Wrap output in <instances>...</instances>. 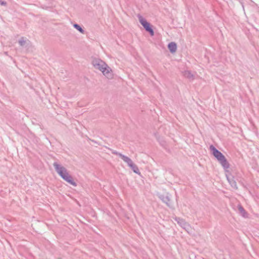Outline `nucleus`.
Listing matches in <instances>:
<instances>
[{
	"label": "nucleus",
	"instance_id": "1",
	"mask_svg": "<svg viewBox=\"0 0 259 259\" xmlns=\"http://www.w3.org/2000/svg\"><path fill=\"white\" fill-rule=\"evenodd\" d=\"M53 166L57 174L64 181L73 186H76V183L74 182L72 177L69 174V171L65 167L56 162H54Z\"/></svg>",
	"mask_w": 259,
	"mask_h": 259
},
{
	"label": "nucleus",
	"instance_id": "2",
	"mask_svg": "<svg viewBox=\"0 0 259 259\" xmlns=\"http://www.w3.org/2000/svg\"><path fill=\"white\" fill-rule=\"evenodd\" d=\"M92 64L95 69L101 71L108 78H111L112 77L111 68L101 59L94 58Z\"/></svg>",
	"mask_w": 259,
	"mask_h": 259
},
{
	"label": "nucleus",
	"instance_id": "3",
	"mask_svg": "<svg viewBox=\"0 0 259 259\" xmlns=\"http://www.w3.org/2000/svg\"><path fill=\"white\" fill-rule=\"evenodd\" d=\"M209 149L210 151H212L213 156L220 162L222 166L224 168H228L229 167V164L225 156L213 145H210Z\"/></svg>",
	"mask_w": 259,
	"mask_h": 259
},
{
	"label": "nucleus",
	"instance_id": "4",
	"mask_svg": "<svg viewBox=\"0 0 259 259\" xmlns=\"http://www.w3.org/2000/svg\"><path fill=\"white\" fill-rule=\"evenodd\" d=\"M139 21L140 22V23L142 25V26L144 27L145 30L149 32L151 36L154 35V31L152 29V28L150 26V24L149 23H148L145 19H144L142 16L138 15V16Z\"/></svg>",
	"mask_w": 259,
	"mask_h": 259
},
{
	"label": "nucleus",
	"instance_id": "5",
	"mask_svg": "<svg viewBox=\"0 0 259 259\" xmlns=\"http://www.w3.org/2000/svg\"><path fill=\"white\" fill-rule=\"evenodd\" d=\"M112 153L114 155L119 156L125 163L127 164L128 166L131 167L134 164L132 160L128 157L125 156L116 151H114Z\"/></svg>",
	"mask_w": 259,
	"mask_h": 259
},
{
	"label": "nucleus",
	"instance_id": "6",
	"mask_svg": "<svg viewBox=\"0 0 259 259\" xmlns=\"http://www.w3.org/2000/svg\"><path fill=\"white\" fill-rule=\"evenodd\" d=\"M175 220L183 229L187 230L190 227V225L184 219L176 217Z\"/></svg>",
	"mask_w": 259,
	"mask_h": 259
},
{
	"label": "nucleus",
	"instance_id": "7",
	"mask_svg": "<svg viewBox=\"0 0 259 259\" xmlns=\"http://www.w3.org/2000/svg\"><path fill=\"white\" fill-rule=\"evenodd\" d=\"M159 198L163 203H165L167 206L171 207L170 203V199L169 196L168 195V193H167L165 196L163 195H160L159 196Z\"/></svg>",
	"mask_w": 259,
	"mask_h": 259
},
{
	"label": "nucleus",
	"instance_id": "8",
	"mask_svg": "<svg viewBox=\"0 0 259 259\" xmlns=\"http://www.w3.org/2000/svg\"><path fill=\"white\" fill-rule=\"evenodd\" d=\"M239 214L245 218H247L248 217V214L243 207V206L241 204H238L237 206Z\"/></svg>",
	"mask_w": 259,
	"mask_h": 259
},
{
	"label": "nucleus",
	"instance_id": "9",
	"mask_svg": "<svg viewBox=\"0 0 259 259\" xmlns=\"http://www.w3.org/2000/svg\"><path fill=\"white\" fill-rule=\"evenodd\" d=\"M227 178L231 186L235 189H237V183L234 180V177L232 176H227Z\"/></svg>",
	"mask_w": 259,
	"mask_h": 259
},
{
	"label": "nucleus",
	"instance_id": "10",
	"mask_svg": "<svg viewBox=\"0 0 259 259\" xmlns=\"http://www.w3.org/2000/svg\"><path fill=\"white\" fill-rule=\"evenodd\" d=\"M168 48L171 53H175L177 51V45L174 42H171L168 45Z\"/></svg>",
	"mask_w": 259,
	"mask_h": 259
},
{
	"label": "nucleus",
	"instance_id": "11",
	"mask_svg": "<svg viewBox=\"0 0 259 259\" xmlns=\"http://www.w3.org/2000/svg\"><path fill=\"white\" fill-rule=\"evenodd\" d=\"M183 75L190 79H194V75L191 73V72L189 70H186L183 72Z\"/></svg>",
	"mask_w": 259,
	"mask_h": 259
},
{
	"label": "nucleus",
	"instance_id": "12",
	"mask_svg": "<svg viewBox=\"0 0 259 259\" xmlns=\"http://www.w3.org/2000/svg\"><path fill=\"white\" fill-rule=\"evenodd\" d=\"M130 167L132 168V169L133 170V171L134 172H135L136 174H137L139 175L140 174V172L138 168V167L134 163Z\"/></svg>",
	"mask_w": 259,
	"mask_h": 259
},
{
	"label": "nucleus",
	"instance_id": "13",
	"mask_svg": "<svg viewBox=\"0 0 259 259\" xmlns=\"http://www.w3.org/2000/svg\"><path fill=\"white\" fill-rule=\"evenodd\" d=\"M27 41H28V40L22 37L19 39L18 42L21 46H24Z\"/></svg>",
	"mask_w": 259,
	"mask_h": 259
},
{
	"label": "nucleus",
	"instance_id": "14",
	"mask_svg": "<svg viewBox=\"0 0 259 259\" xmlns=\"http://www.w3.org/2000/svg\"><path fill=\"white\" fill-rule=\"evenodd\" d=\"M73 27L78 30L80 33L83 34L84 33V30L77 24H74Z\"/></svg>",
	"mask_w": 259,
	"mask_h": 259
},
{
	"label": "nucleus",
	"instance_id": "15",
	"mask_svg": "<svg viewBox=\"0 0 259 259\" xmlns=\"http://www.w3.org/2000/svg\"><path fill=\"white\" fill-rule=\"evenodd\" d=\"M0 4L1 5H3V6H6V4H7V3L6 2H4V1H0Z\"/></svg>",
	"mask_w": 259,
	"mask_h": 259
}]
</instances>
